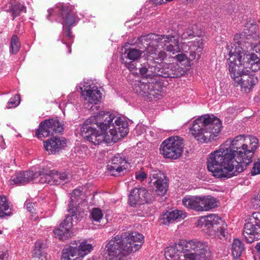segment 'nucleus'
Segmentation results:
<instances>
[{"label":"nucleus","mask_w":260,"mask_h":260,"mask_svg":"<svg viewBox=\"0 0 260 260\" xmlns=\"http://www.w3.org/2000/svg\"><path fill=\"white\" fill-rule=\"evenodd\" d=\"M244 250L243 242L238 239H235L232 245V255L235 258L241 256Z\"/></svg>","instance_id":"c756f323"},{"label":"nucleus","mask_w":260,"mask_h":260,"mask_svg":"<svg viewBox=\"0 0 260 260\" xmlns=\"http://www.w3.org/2000/svg\"><path fill=\"white\" fill-rule=\"evenodd\" d=\"M258 30V26L254 20H248L245 23L244 31L235 35L234 44L247 50V45H249L250 43L251 39L256 40L259 38Z\"/></svg>","instance_id":"9b49d317"},{"label":"nucleus","mask_w":260,"mask_h":260,"mask_svg":"<svg viewBox=\"0 0 260 260\" xmlns=\"http://www.w3.org/2000/svg\"><path fill=\"white\" fill-rule=\"evenodd\" d=\"M150 134L152 137L154 136V134L153 131H150Z\"/></svg>","instance_id":"6e6d98bb"},{"label":"nucleus","mask_w":260,"mask_h":260,"mask_svg":"<svg viewBox=\"0 0 260 260\" xmlns=\"http://www.w3.org/2000/svg\"><path fill=\"white\" fill-rule=\"evenodd\" d=\"M251 173L253 176L260 174V161L254 162Z\"/></svg>","instance_id":"79ce46f5"},{"label":"nucleus","mask_w":260,"mask_h":260,"mask_svg":"<svg viewBox=\"0 0 260 260\" xmlns=\"http://www.w3.org/2000/svg\"><path fill=\"white\" fill-rule=\"evenodd\" d=\"M0 147L1 149H4L6 148L5 143L2 137H0Z\"/></svg>","instance_id":"3c124183"},{"label":"nucleus","mask_w":260,"mask_h":260,"mask_svg":"<svg viewBox=\"0 0 260 260\" xmlns=\"http://www.w3.org/2000/svg\"><path fill=\"white\" fill-rule=\"evenodd\" d=\"M66 144L67 140L66 139L54 137L45 141L44 146L46 151L54 154L64 147Z\"/></svg>","instance_id":"5701e85b"},{"label":"nucleus","mask_w":260,"mask_h":260,"mask_svg":"<svg viewBox=\"0 0 260 260\" xmlns=\"http://www.w3.org/2000/svg\"><path fill=\"white\" fill-rule=\"evenodd\" d=\"M166 248L165 256L167 260H208L211 256L207 242L198 239L185 241L179 246Z\"/></svg>","instance_id":"39448f33"},{"label":"nucleus","mask_w":260,"mask_h":260,"mask_svg":"<svg viewBox=\"0 0 260 260\" xmlns=\"http://www.w3.org/2000/svg\"><path fill=\"white\" fill-rule=\"evenodd\" d=\"M226 228V224L225 223H223L219 228L217 229L216 235L220 239L223 240L228 238V233L227 232Z\"/></svg>","instance_id":"58836bf2"},{"label":"nucleus","mask_w":260,"mask_h":260,"mask_svg":"<svg viewBox=\"0 0 260 260\" xmlns=\"http://www.w3.org/2000/svg\"><path fill=\"white\" fill-rule=\"evenodd\" d=\"M1 233H2V231L0 230V234H1Z\"/></svg>","instance_id":"4d7b16f0"},{"label":"nucleus","mask_w":260,"mask_h":260,"mask_svg":"<svg viewBox=\"0 0 260 260\" xmlns=\"http://www.w3.org/2000/svg\"><path fill=\"white\" fill-rule=\"evenodd\" d=\"M143 239V236L136 232L116 236L106 246V259L124 260L127 255L141 248Z\"/></svg>","instance_id":"20e7f679"},{"label":"nucleus","mask_w":260,"mask_h":260,"mask_svg":"<svg viewBox=\"0 0 260 260\" xmlns=\"http://www.w3.org/2000/svg\"><path fill=\"white\" fill-rule=\"evenodd\" d=\"M243 236L247 243H251L260 239V213L255 212L244 224Z\"/></svg>","instance_id":"f8f14e48"},{"label":"nucleus","mask_w":260,"mask_h":260,"mask_svg":"<svg viewBox=\"0 0 260 260\" xmlns=\"http://www.w3.org/2000/svg\"><path fill=\"white\" fill-rule=\"evenodd\" d=\"M68 211L71 214L66 216L65 219L60 224V226L61 228H64L68 232H71V230L74 225L73 219H76L77 220H80L81 217L76 213V209L74 208H71L70 205L68 208Z\"/></svg>","instance_id":"a878e982"},{"label":"nucleus","mask_w":260,"mask_h":260,"mask_svg":"<svg viewBox=\"0 0 260 260\" xmlns=\"http://www.w3.org/2000/svg\"><path fill=\"white\" fill-rule=\"evenodd\" d=\"M139 47L145 49L146 63L141 64L139 73L147 76L149 72L164 78H177L182 76V68L174 63H159L167 57L166 51L172 54L181 52L179 38L177 36L150 34L138 39Z\"/></svg>","instance_id":"f03ea898"},{"label":"nucleus","mask_w":260,"mask_h":260,"mask_svg":"<svg viewBox=\"0 0 260 260\" xmlns=\"http://www.w3.org/2000/svg\"><path fill=\"white\" fill-rule=\"evenodd\" d=\"M62 42L63 43V44H66V45H67V47L68 48V52L69 53H70L71 52V46H70V44L69 43H66L65 42H64V40L63 39L62 41Z\"/></svg>","instance_id":"864d4df0"},{"label":"nucleus","mask_w":260,"mask_h":260,"mask_svg":"<svg viewBox=\"0 0 260 260\" xmlns=\"http://www.w3.org/2000/svg\"><path fill=\"white\" fill-rule=\"evenodd\" d=\"M226 49L229 55L228 61L231 77L234 81L238 80L241 75L248 71L242 64L247 50L232 43L227 44Z\"/></svg>","instance_id":"0eeeda50"},{"label":"nucleus","mask_w":260,"mask_h":260,"mask_svg":"<svg viewBox=\"0 0 260 260\" xmlns=\"http://www.w3.org/2000/svg\"><path fill=\"white\" fill-rule=\"evenodd\" d=\"M255 248L257 250V256L260 260V242L256 244V245L255 246Z\"/></svg>","instance_id":"603ef678"},{"label":"nucleus","mask_w":260,"mask_h":260,"mask_svg":"<svg viewBox=\"0 0 260 260\" xmlns=\"http://www.w3.org/2000/svg\"><path fill=\"white\" fill-rule=\"evenodd\" d=\"M53 233L56 238L62 241L67 240L71 236L72 234L71 232H68L64 228H61L60 226L59 228L54 229Z\"/></svg>","instance_id":"f704fd0d"},{"label":"nucleus","mask_w":260,"mask_h":260,"mask_svg":"<svg viewBox=\"0 0 260 260\" xmlns=\"http://www.w3.org/2000/svg\"><path fill=\"white\" fill-rule=\"evenodd\" d=\"M183 139L179 136L170 137L160 145V152L165 158L176 159L183 152Z\"/></svg>","instance_id":"9d476101"},{"label":"nucleus","mask_w":260,"mask_h":260,"mask_svg":"<svg viewBox=\"0 0 260 260\" xmlns=\"http://www.w3.org/2000/svg\"><path fill=\"white\" fill-rule=\"evenodd\" d=\"M197 29V26L195 24H189L185 26L183 29L182 32H179V34L181 36L183 40L192 39L195 36V29Z\"/></svg>","instance_id":"7c9ffc66"},{"label":"nucleus","mask_w":260,"mask_h":260,"mask_svg":"<svg viewBox=\"0 0 260 260\" xmlns=\"http://www.w3.org/2000/svg\"><path fill=\"white\" fill-rule=\"evenodd\" d=\"M253 50L256 53L260 54V41L258 43L253 44L252 46Z\"/></svg>","instance_id":"09e8293b"},{"label":"nucleus","mask_w":260,"mask_h":260,"mask_svg":"<svg viewBox=\"0 0 260 260\" xmlns=\"http://www.w3.org/2000/svg\"><path fill=\"white\" fill-rule=\"evenodd\" d=\"M6 11L11 13L13 20H14L16 17L21 16L22 13H26V8L24 4L18 2L15 4H11L9 9Z\"/></svg>","instance_id":"c85d7f7f"},{"label":"nucleus","mask_w":260,"mask_h":260,"mask_svg":"<svg viewBox=\"0 0 260 260\" xmlns=\"http://www.w3.org/2000/svg\"><path fill=\"white\" fill-rule=\"evenodd\" d=\"M92 249V245L85 241L80 242L78 247L70 246L63 249L62 252L61 260H82V258Z\"/></svg>","instance_id":"4468645a"},{"label":"nucleus","mask_w":260,"mask_h":260,"mask_svg":"<svg viewBox=\"0 0 260 260\" xmlns=\"http://www.w3.org/2000/svg\"><path fill=\"white\" fill-rule=\"evenodd\" d=\"M220 120L211 115H205L192 121L189 129L191 135L199 142L207 143L214 140L220 132Z\"/></svg>","instance_id":"423d86ee"},{"label":"nucleus","mask_w":260,"mask_h":260,"mask_svg":"<svg viewBox=\"0 0 260 260\" xmlns=\"http://www.w3.org/2000/svg\"><path fill=\"white\" fill-rule=\"evenodd\" d=\"M9 256L7 251L2 252L0 254V260H8Z\"/></svg>","instance_id":"8fccbe9b"},{"label":"nucleus","mask_w":260,"mask_h":260,"mask_svg":"<svg viewBox=\"0 0 260 260\" xmlns=\"http://www.w3.org/2000/svg\"><path fill=\"white\" fill-rule=\"evenodd\" d=\"M134 61H130V62H125L124 66L126 67L131 72H133L134 73L137 70L136 65L135 63L134 62Z\"/></svg>","instance_id":"37998d69"},{"label":"nucleus","mask_w":260,"mask_h":260,"mask_svg":"<svg viewBox=\"0 0 260 260\" xmlns=\"http://www.w3.org/2000/svg\"><path fill=\"white\" fill-rule=\"evenodd\" d=\"M188 46L189 51V59L190 60L199 59L203 50V40L200 38H198L194 41L189 42Z\"/></svg>","instance_id":"b1692460"},{"label":"nucleus","mask_w":260,"mask_h":260,"mask_svg":"<svg viewBox=\"0 0 260 260\" xmlns=\"http://www.w3.org/2000/svg\"><path fill=\"white\" fill-rule=\"evenodd\" d=\"M47 244L42 240H38L34 245L33 257L39 260H48L50 256L45 251Z\"/></svg>","instance_id":"393cba45"},{"label":"nucleus","mask_w":260,"mask_h":260,"mask_svg":"<svg viewBox=\"0 0 260 260\" xmlns=\"http://www.w3.org/2000/svg\"><path fill=\"white\" fill-rule=\"evenodd\" d=\"M205 223L208 228L213 226L215 225L221 224L225 223L218 215L216 214H210L205 218Z\"/></svg>","instance_id":"2f4dec72"},{"label":"nucleus","mask_w":260,"mask_h":260,"mask_svg":"<svg viewBox=\"0 0 260 260\" xmlns=\"http://www.w3.org/2000/svg\"><path fill=\"white\" fill-rule=\"evenodd\" d=\"M129 164L125 158L120 154H117L109 162L107 168L111 175L118 176L124 174Z\"/></svg>","instance_id":"a211bd4d"},{"label":"nucleus","mask_w":260,"mask_h":260,"mask_svg":"<svg viewBox=\"0 0 260 260\" xmlns=\"http://www.w3.org/2000/svg\"><path fill=\"white\" fill-rule=\"evenodd\" d=\"M63 130V125L57 118L48 119L40 123L36 135L39 139H42L54 134L61 133Z\"/></svg>","instance_id":"ddd939ff"},{"label":"nucleus","mask_w":260,"mask_h":260,"mask_svg":"<svg viewBox=\"0 0 260 260\" xmlns=\"http://www.w3.org/2000/svg\"><path fill=\"white\" fill-rule=\"evenodd\" d=\"M103 215L102 210L98 208H93L90 212V219L95 222H100L103 217Z\"/></svg>","instance_id":"e433bc0d"},{"label":"nucleus","mask_w":260,"mask_h":260,"mask_svg":"<svg viewBox=\"0 0 260 260\" xmlns=\"http://www.w3.org/2000/svg\"><path fill=\"white\" fill-rule=\"evenodd\" d=\"M248 56V55H247ZM250 59V63L251 62H260V59L258 57L256 54L254 53H251L249 55Z\"/></svg>","instance_id":"c03bdc74"},{"label":"nucleus","mask_w":260,"mask_h":260,"mask_svg":"<svg viewBox=\"0 0 260 260\" xmlns=\"http://www.w3.org/2000/svg\"><path fill=\"white\" fill-rule=\"evenodd\" d=\"M82 191L80 189H75L73 190L70 196V203L69 206L71 205V208H74L77 209L76 207L77 204H79L81 196H82Z\"/></svg>","instance_id":"72a5a7b5"},{"label":"nucleus","mask_w":260,"mask_h":260,"mask_svg":"<svg viewBox=\"0 0 260 260\" xmlns=\"http://www.w3.org/2000/svg\"><path fill=\"white\" fill-rule=\"evenodd\" d=\"M48 14L46 17L49 20L52 21V16H54L57 13L60 18V22L62 24V27H64V24H66L65 31L66 37L69 39H71L73 36L71 35L70 26L75 24L78 21L77 12L75 11L73 6L64 5L62 3L57 4L54 8H51L48 10Z\"/></svg>","instance_id":"6e6552de"},{"label":"nucleus","mask_w":260,"mask_h":260,"mask_svg":"<svg viewBox=\"0 0 260 260\" xmlns=\"http://www.w3.org/2000/svg\"><path fill=\"white\" fill-rule=\"evenodd\" d=\"M258 139L252 136L240 135L229 138L207 159V168L217 178H230L242 172L252 161L258 147Z\"/></svg>","instance_id":"f257e3e1"},{"label":"nucleus","mask_w":260,"mask_h":260,"mask_svg":"<svg viewBox=\"0 0 260 260\" xmlns=\"http://www.w3.org/2000/svg\"><path fill=\"white\" fill-rule=\"evenodd\" d=\"M153 192H148L145 188H135L131 191L128 197V203L131 206L145 203H152L155 200Z\"/></svg>","instance_id":"f3484780"},{"label":"nucleus","mask_w":260,"mask_h":260,"mask_svg":"<svg viewBox=\"0 0 260 260\" xmlns=\"http://www.w3.org/2000/svg\"><path fill=\"white\" fill-rule=\"evenodd\" d=\"M20 47V43L18 37L14 35L12 37L11 41L10 52L12 54H16Z\"/></svg>","instance_id":"4c0bfd02"},{"label":"nucleus","mask_w":260,"mask_h":260,"mask_svg":"<svg viewBox=\"0 0 260 260\" xmlns=\"http://www.w3.org/2000/svg\"><path fill=\"white\" fill-rule=\"evenodd\" d=\"M183 205L187 208L200 211V197L186 196L182 199Z\"/></svg>","instance_id":"bb28decb"},{"label":"nucleus","mask_w":260,"mask_h":260,"mask_svg":"<svg viewBox=\"0 0 260 260\" xmlns=\"http://www.w3.org/2000/svg\"><path fill=\"white\" fill-rule=\"evenodd\" d=\"M38 171L34 172L32 171H28L23 172L17 173L12 176L9 180L11 185H25L30 181L36 180L40 176Z\"/></svg>","instance_id":"6ab92c4d"},{"label":"nucleus","mask_w":260,"mask_h":260,"mask_svg":"<svg viewBox=\"0 0 260 260\" xmlns=\"http://www.w3.org/2000/svg\"><path fill=\"white\" fill-rule=\"evenodd\" d=\"M174 58H176L179 61L181 62L187 58V56L184 54L181 53L176 55Z\"/></svg>","instance_id":"49530a36"},{"label":"nucleus","mask_w":260,"mask_h":260,"mask_svg":"<svg viewBox=\"0 0 260 260\" xmlns=\"http://www.w3.org/2000/svg\"><path fill=\"white\" fill-rule=\"evenodd\" d=\"M81 95L84 100V104L88 108L91 104L96 105L102 98V93L91 81H84L81 87Z\"/></svg>","instance_id":"2eb2a0df"},{"label":"nucleus","mask_w":260,"mask_h":260,"mask_svg":"<svg viewBox=\"0 0 260 260\" xmlns=\"http://www.w3.org/2000/svg\"><path fill=\"white\" fill-rule=\"evenodd\" d=\"M235 82L239 85L245 92H249L251 89L257 83V77L253 74H250L247 71L238 78Z\"/></svg>","instance_id":"4be33fe9"},{"label":"nucleus","mask_w":260,"mask_h":260,"mask_svg":"<svg viewBox=\"0 0 260 260\" xmlns=\"http://www.w3.org/2000/svg\"><path fill=\"white\" fill-rule=\"evenodd\" d=\"M20 102V96L18 94H16L13 98L10 99L7 106V108L10 109L14 108L19 105Z\"/></svg>","instance_id":"ea45409f"},{"label":"nucleus","mask_w":260,"mask_h":260,"mask_svg":"<svg viewBox=\"0 0 260 260\" xmlns=\"http://www.w3.org/2000/svg\"><path fill=\"white\" fill-rule=\"evenodd\" d=\"M124 54L125 57L132 61L138 60L142 54V51L134 48H130L125 50Z\"/></svg>","instance_id":"c9c22d12"},{"label":"nucleus","mask_w":260,"mask_h":260,"mask_svg":"<svg viewBox=\"0 0 260 260\" xmlns=\"http://www.w3.org/2000/svg\"><path fill=\"white\" fill-rule=\"evenodd\" d=\"M9 204L6 196L0 195V217L10 215V212H6L10 210Z\"/></svg>","instance_id":"473e14b6"},{"label":"nucleus","mask_w":260,"mask_h":260,"mask_svg":"<svg viewBox=\"0 0 260 260\" xmlns=\"http://www.w3.org/2000/svg\"><path fill=\"white\" fill-rule=\"evenodd\" d=\"M164 86L161 82L154 78L144 80V81H136L133 90L139 95L147 97L150 101L153 99H159L161 96Z\"/></svg>","instance_id":"1a4fd4ad"},{"label":"nucleus","mask_w":260,"mask_h":260,"mask_svg":"<svg viewBox=\"0 0 260 260\" xmlns=\"http://www.w3.org/2000/svg\"><path fill=\"white\" fill-rule=\"evenodd\" d=\"M251 69L253 72H256L260 69V62H251Z\"/></svg>","instance_id":"a18cd8bd"},{"label":"nucleus","mask_w":260,"mask_h":260,"mask_svg":"<svg viewBox=\"0 0 260 260\" xmlns=\"http://www.w3.org/2000/svg\"><path fill=\"white\" fill-rule=\"evenodd\" d=\"M39 173H41L39 177L38 182L40 183H47L50 185H59L68 182L70 180L69 174L65 172H58L55 170H52L48 172L47 170L42 169L39 170Z\"/></svg>","instance_id":"dca6fc26"},{"label":"nucleus","mask_w":260,"mask_h":260,"mask_svg":"<svg viewBox=\"0 0 260 260\" xmlns=\"http://www.w3.org/2000/svg\"><path fill=\"white\" fill-rule=\"evenodd\" d=\"M153 3L156 4H161L164 3V0H151Z\"/></svg>","instance_id":"5fc2aeb1"},{"label":"nucleus","mask_w":260,"mask_h":260,"mask_svg":"<svg viewBox=\"0 0 260 260\" xmlns=\"http://www.w3.org/2000/svg\"><path fill=\"white\" fill-rule=\"evenodd\" d=\"M186 217V213L182 210L166 211L160 216L159 221L161 224L169 225L175 221H180Z\"/></svg>","instance_id":"412c9836"},{"label":"nucleus","mask_w":260,"mask_h":260,"mask_svg":"<svg viewBox=\"0 0 260 260\" xmlns=\"http://www.w3.org/2000/svg\"><path fill=\"white\" fill-rule=\"evenodd\" d=\"M216 199L211 196L200 197V211H207L216 207Z\"/></svg>","instance_id":"cd10ccee"},{"label":"nucleus","mask_w":260,"mask_h":260,"mask_svg":"<svg viewBox=\"0 0 260 260\" xmlns=\"http://www.w3.org/2000/svg\"><path fill=\"white\" fill-rule=\"evenodd\" d=\"M81 132L82 136L94 145L103 142L110 144L126 136L128 123L109 112L100 111L84 122Z\"/></svg>","instance_id":"7ed1b4c3"},{"label":"nucleus","mask_w":260,"mask_h":260,"mask_svg":"<svg viewBox=\"0 0 260 260\" xmlns=\"http://www.w3.org/2000/svg\"><path fill=\"white\" fill-rule=\"evenodd\" d=\"M26 209L28 211L30 212H33L34 210V204L30 202H26Z\"/></svg>","instance_id":"de8ad7c7"},{"label":"nucleus","mask_w":260,"mask_h":260,"mask_svg":"<svg viewBox=\"0 0 260 260\" xmlns=\"http://www.w3.org/2000/svg\"><path fill=\"white\" fill-rule=\"evenodd\" d=\"M150 183L155 187V192L159 196L164 195L167 190V184L164 175L159 170H152L149 175Z\"/></svg>","instance_id":"aec40b11"},{"label":"nucleus","mask_w":260,"mask_h":260,"mask_svg":"<svg viewBox=\"0 0 260 260\" xmlns=\"http://www.w3.org/2000/svg\"><path fill=\"white\" fill-rule=\"evenodd\" d=\"M147 176V173L144 172L142 169H141L135 173V178L136 180L140 182H142L146 179Z\"/></svg>","instance_id":"a19ab883"}]
</instances>
